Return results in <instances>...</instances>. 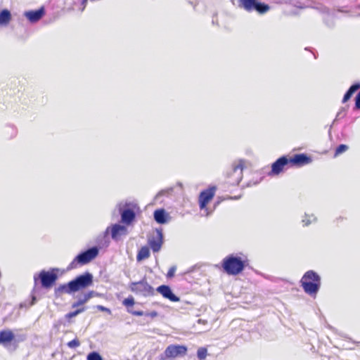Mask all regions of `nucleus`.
<instances>
[{"instance_id":"1","label":"nucleus","mask_w":360,"mask_h":360,"mask_svg":"<svg viewBox=\"0 0 360 360\" xmlns=\"http://www.w3.org/2000/svg\"><path fill=\"white\" fill-rule=\"evenodd\" d=\"M248 265L249 259L246 256L240 257L233 254L227 255L221 262L223 271L229 276L241 274Z\"/></svg>"},{"instance_id":"2","label":"nucleus","mask_w":360,"mask_h":360,"mask_svg":"<svg viewBox=\"0 0 360 360\" xmlns=\"http://www.w3.org/2000/svg\"><path fill=\"white\" fill-rule=\"evenodd\" d=\"M247 166V161L244 159H239L229 167L224 174V183L229 186H238L243 176V169Z\"/></svg>"},{"instance_id":"3","label":"nucleus","mask_w":360,"mask_h":360,"mask_svg":"<svg viewBox=\"0 0 360 360\" xmlns=\"http://www.w3.org/2000/svg\"><path fill=\"white\" fill-rule=\"evenodd\" d=\"M93 284V276L89 273L78 276L75 279L70 281L67 285L60 287V289L65 293L70 294L79 290L87 288Z\"/></svg>"},{"instance_id":"4","label":"nucleus","mask_w":360,"mask_h":360,"mask_svg":"<svg viewBox=\"0 0 360 360\" xmlns=\"http://www.w3.org/2000/svg\"><path fill=\"white\" fill-rule=\"evenodd\" d=\"M300 283L307 294L314 295L319 290L321 278L315 271L309 270L303 275Z\"/></svg>"},{"instance_id":"5","label":"nucleus","mask_w":360,"mask_h":360,"mask_svg":"<svg viewBox=\"0 0 360 360\" xmlns=\"http://www.w3.org/2000/svg\"><path fill=\"white\" fill-rule=\"evenodd\" d=\"M238 6L248 12L264 14L270 10V6L260 0H238Z\"/></svg>"},{"instance_id":"6","label":"nucleus","mask_w":360,"mask_h":360,"mask_svg":"<svg viewBox=\"0 0 360 360\" xmlns=\"http://www.w3.org/2000/svg\"><path fill=\"white\" fill-rule=\"evenodd\" d=\"M98 250L97 248H91L81 254L78 255L69 264L68 269H77L79 266H82L89 263L97 257Z\"/></svg>"},{"instance_id":"7","label":"nucleus","mask_w":360,"mask_h":360,"mask_svg":"<svg viewBox=\"0 0 360 360\" xmlns=\"http://www.w3.org/2000/svg\"><path fill=\"white\" fill-rule=\"evenodd\" d=\"M324 12H326L328 15L336 18H339L340 15L354 16L356 15V8L353 5L338 6L333 10L324 8Z\"/></svg>"},{"instance_id":"8","label":"nucleus","mask_w":360,"mask_h":360,"mask_svg":"<svg viewBox=\"0 0 360 360\" xmlns=\"http://www.w3.org/2000/svg\"><path fill=\"white\" fill-rule=\"evenodd\" d=\"M130 289L132 292L143 296H150L154 294V289L148 284L146 279L138 282H132L130 284Z\"/></svg>"},{"instance_id":"9","label":"nucleus","mask_w":360,"mask_h":360,"mask_svg":"<svg viewBox=\"0 0 360 360\" xmlns=\"http://www.w3.org/2000/svg\"><path fill=\"white\" fill-rule=\"evenodd\" d=\"M288 155H283L278 158L272 165L269 174L270 176L279 175L285 169L290 168Z\"/></svg>"},{"instance_id":"10","label":"nucleus","mask_w":360,"mask_h":360,"mask_svg":"<svg viewBox=\"0 0 360 360\" xmlns=\"http://www.w3.org/2000/svg\"><path fill=\"white\" fill-rule=\"evenodd\" d=\"M288 158L290 167H301L312 162L311 158L305 153L295 154L291 156L288 155Z\"/></svg>"},{"instance_id":"11","label":"nucleus","mask_w":360,"mask_h":360,"mask_svg":"<svg viewBox=\"0 0 360 360\" xmlns=\"http://www.w3.org/2000/svg\"><path fill=\"white\" fill-rule=\"evenodd\" d=\"M38 278L40 279L41 285L43 288L49 289L54 285L57 279V275L54 273L43 270L39 272Z\"/></svg>"},{"instance_id":"12","label":"nucleus","mask_w":360,"mask_h":360,"mask_svg":"<svg viewBox=\"0 0 360 360\" xmlns=\"http://www.w3.org/2000/svg\"><path fill=\"white\" fill-rule=\"evenodd\" d=\"M187 348L183 345H170L165 351V354L167 358H176L184 356L186 354Z\"/></svg>"},{"instance_id":"13","label":"nucleus","mask_w":360,"mask_h":360,"mask_svg":"<svg viewBox=\"0 0 360 360\" xmlns=\"http://www.w3.org/2000/svg\"><path fill=\"white\" fill-rule=\"evenodd\" d=\"M148 245L154 252L160 250L163 243V235L161 230H156L155 235L148 239Z\"/></svg>"},{"instance_id":"14","label":"nucleus","mask_w":360,"mask_h":360,"mask_svg":"<svg viewBox=\"0 0 360 360\" xmlns=\"http://www.w3.org/2000/svg\"><path fill=\"white\" fill-rule=\"evenodd\" d=\"M216 191L217 186H210L207 189L204 190V210L207 211V215L210 214L215 209L216 205L219 203V202H217L210 210H208L207 205L214 197Z\"/></svg>"},{"instance_id":"15","label":"nucleus","mask_w":360,"mask_h":360,"mask_svg":"<svg viewBox=\"0 0 360 360\" xmlns=\"http://www.w3.org/2000/svg\"><path fill=\"white\" fill-rule=\"evenodd\" d=\"M156 290L160 293L163 297L168 299L169 300L176 302L179 301V297L175 295L171 288L166 285H162L157 288Z\"/></svg>"},{"instance_id":"16","label":"nucleus","mask_w":360,"mask_h":360,"mask_svg":"<svg viewBox=\"0 0 360 360\" xmlns=\"http://www.w3.org/2000/svg\"><path fill=\"white\" fill-rule=\"evenodd\" d=\"M24 15L30 22H37L41 20L45 15V8L44 6H41L37 10L25 11Z\"/></svg>"},{"instance_id":"17","label":"nucleus","mask_w":360,"mask_h":360,"mask_svg":"<svg viewBox=\"0 0 360 360\" xmlns=\"http://www.w3.org/2000/svg\"><path fill=\"white\" fill-rule=\"evenodd\" d=\"M127 229L124 226L114 224L111 226V237L114 240H117L122 235H125Z\"/></svg>"},{"instance_id":"18","label":"nucleus","mask_w":360,"mask_h":360,"mask_svg":"<svg viewBox=\"0 0 360 360\" xmlns=\"http://www.w3.org/2000/svg\"><path fill=\"white\" fill-rule=\"evenodd\" d=\"M154 219L158 224H163L167 222L169 216L164 209H158L154 212Z\"/></svg>"},{"instance_id":"19","label":"nucleus","mask_w":360,"mask_h":360,"mask_svg":"<svg viewBox=\"0 0 360 360\" xmlns=\"http://www.w3.org/2000/svg\"><path fill=\"white\" fill-rule=\"evenodd\" d=\"M15 338V335L11 330H3L0 331V344L6 345L11 343Z\"/></svg>"},{"instance_id":"20","label":"nucleus","mask_w":360,"mask_h":360,"mask_svg":"<svg viewBox=\"0 0 360 360\" xmlns=\"http://www.w3.org/2000/svg\"><path fill=\"white\" fill-rule=\"evenodd\" d=\"M135 217V212L131 209H126L121 213L122 221L127 225L131 224Z\"/></svg>"},{"instance_id":"21","label":"nucleus","mask_w":360,"mask_h":360,"mask_svg":"<svg viewBox=\"0 0 360 360\" xmlns=\"http://www.w3.org/2000/svg\"><path fill=\"white\" fill-rule=\"evenodd\" d=\"M359 89H360L359 83H356V84L352 85L349 87V89H348V91L344 95L342 102L343 103H345L347 101H348L350 99V98L352 97V96L353 95V94L355 91H356L357 90H359Z\"/></svg>"},{"instance_id":"22","label":"nucleus","mask_w":360,"mask_h":360,"mask_svg":"<svg viewBox=\"0 0 360 360\" xmlns=\"http://www.w3.org/2000/svg\"><path fill=\"white\" fill-rule=\"evenodd\" d=\"M93 291H90L84 294L82 298L79 299L77 302L72 304V307L75 308L84 305L93 297Z\"/></svg>"},{"instance_id":"23","label":"nucleus","mask_w":360,"mask_h":360,"mask_svg":"<svg viewBox=\"0 0 360 360\" xmlns=\"http://www.w3.org/2000/svg\"><path fill=\"white\" fill-rule=\"evenodd\" d=\"M150 257V250L149 248L147 246H143L141 248V249L139 250L137 255H136V259L137 261H142L143 259H146Z\"/></svg>"},{"instance_id":"24","label":"nucleus","mask_w":360,"mask_h":360,"mask_svg":"<svg viewBox=\"0 0 360 360\" xmlns=\"http://www.w3.org/2000/svg\"><path fill=\"white\" fill-rule=\"evenodd\" d=\"M11 15L8 10L4 9L0 13V22H9Z\"/></svg>"},{"instance_id":"25","label":"nucleus","mask_w":360,"mask_h":360,"mask_svg":"<svg viewBox=\"0 0 360 360\" xmlns=\"http://www.w3.org/2000/svg\"><path fill=\"white\" fill-rule=\"evenodd\" d=\"M304 9H305V7L295 6V7L292 8V9L290 11L285 10V12L288 15H300L302 11H304Z\"/></svg>"},{"instance_id":"26","label":"nucleus","mask_w":360,"mask_h":360,"mask_svg":"<svg viewBox=\"0 0 360 360\" xmlns=\"http://www.w3.org/2000/svg\"><path fill=\"white\" fill-rule=\"evenodd\" d=\"M86 309V307H82L77 309H76L75 311H70L69 313H68L66 315H65V318L67 319H70L76 316H77L78 314L82 313L83 311H84Z\"/></svg>"},{"instance_id":"27","label":"nucleus","mask_w":360,"mask_h":360,"mask_svg":"<svg viewBox=\"0 0 360 360\" xmlns=\"http://www.w3.org/2000/svg\"><path fill=\"white\" fill-rule=\"evenodd\" d=\"M349 147L345 144H340L335 150L334 158H337L348 150Z\"/></svg>"},{"instance_id":"28","label":"nucleus","mask_w":360,"mask_h":360,"mask_svg":"<svg viewBox=\"0 0 360 360\" xmlns=\"http://www.w3.org/2000/svg\"><path fill=\"white\" fill-rule=\"evenodd\" d=\"M122 304L127 307H133L135 304L134 299L132 296H129L123 300Z\"/></svg>"},{"instance_id":"29","label":"nucleus","mask_w":360,"mask_h":360,"mask_svg":"<svg viewBox=\"0 0 360 360\" xmlns=\"http://www.w3.org/2000/svg\"><path fill=\"white\" fill-rule=\"evenodd\" d=\"M87 360H103V359L98 353L93 352L88 354Z\"/></svg>"},{"instance_id":"30","label":"nucleus","mask_w":360,"mask_h":360,"mask_svg":"<svg viewBox=\"0 0 360 360\" xmlns=\"http://www.w3.org/2000/svg\"><path fill=\"white\" fill-rule=\"evenodd\" d=\"M67 345L70 348H76L80 345V342L77 338H75L74 340L68 342L67 343Z\"/></svg>"},{"instance_id":"31","label":"nucleus","mask_w":360,"mask_h":360,"mask_svg":"<svg viewBox=\"0 0 360 360\" xmlns=\"http://www.w3.org/2000/svg\"><path fill=\"white\" fill-rule=\"evenodd\" d=\"M176 266H173L169 268V269L167 271V278H172L174 277L175 272H176Z\"/></svg>"},{"instance_id":"32","label":"nucleus","mask_w":360,"mask_h":360,"mask_svg":"<svg viewBox=\"0 0 360 360\" xmlns=\"http://www.w3.org/2000/svg\"><path fill=\"white\" fill-rule=\"evenodd\" d=\"M128 311L134 316H141L145 315V313L142 311L128 310Z\"/></svg>"},{"instance_id":"33","label":"nucleus","mask_w":360,"mask_h":360,"mask_svg":"<svg viewBox=\"0 0 360 360\" xmlns=\"http://www.w3.org/2000/svg\"><path fill=\"white\" fill-rule=\"evenodd\" d=\"M96 308H97L99 311H105V312H108V313H109V314L110 313V310L108 308H107V307H103V306H102V305H97V306H96Z\"/></svg>"},{"instance_id":"34","label":"nucleus","mask_w":360,"mask_h":360,"mask_svg":"<svg viewBox=\"0 0 360 360\" xmlns=\"http://www.w3.org/2000/svg\"><path fill=\"white\" fill-rule=\"evenodd\" d=\"M145 316H149L150 318H155V317H156L158 316V313L155 311H150V312L145 313Z\"/></svg>"},{"instance_id":"35","label":"nucleus","mask_w":360,"mask_h":360,"mask_svg":"<svg viewBox=\"0 0 360 360\" xmlns=\"http://www.w3.org/2000/svg\"><path fill=\"white\" fill-rule=\"evenodd\" d=\"M198 204L200 209H202V191L199 193L198 196Z\"/></svg>"},{"instance_id":"36","label":"nucleus","mask_w":360,"mask_h":360,"mask_svg":"<svg viewBox=\"0 0 360 360\" xmlns=\"http://www.w3.org/2000/svg\"><path fill=\"white\" fill-rule=\"evenodd\" d=\"M198 356L201 359H202V348H199L198 349Z\"/></svg>"},{"instance_id":"37","label":"nucleus","mask_w":360,"mask_h":360,"mask_svg":"<svg viewBox=\"0 0 360 360\" xmlns=\"http://www.w3.org/2000/svg\"><path fill=\"white\" fill-rule=\"evenodd\" d=\"M203 352H204V358H205L206 356L207 349L205 348H204Z\"/></svg>"},{"instance_id":"38","label":"nucleus","mask_w":360,"mask_h":360,"mask_svg":"<svg viewBox=\"0 0 360 360\" xmlns=\"http://www.w3.org/2000/svg\"><path fill=\"white\" fill-rule=\"evenodd\" d=\"M34 279L35 283H37V277L36 276H34Z\"/></svg>"}]
</instances>
